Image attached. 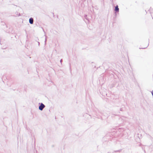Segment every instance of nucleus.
I'll return each mask as SVG.
<instances>
[{
  "mask_svg": "<svg viewBox=\"0 0 153 153\" xmlns=\"http://www.w3.org/2000/svg\"><path fill=\"white\" fill-rule=\"evenodd\" d=\"M45 107V105L42 103L39 106V108L40 110L42 111Z\"/></svg>",
  "mask_w": 153,
  "mask_h": 153,
  "instance_id": "obj_1",
  "label": "nucleus"
},
{
  "mask_svg": "<svg viewBox=\"0 0 153 153\" xmlns=\"http://www.w3.org/2000/svg\"><path fill=\"white\" fill-rule=\"evenodd\" d=\"M114 11H115V13H117L119 11V9L118 8V6L117 5H116L115 7Z\"/></svg>",
  "mask_w": 153,
  "mask_h": 153,
  "instance_id": "obj_2",
  "label": "nucleus"
},
{
  "mask_svg": "<svg viewBox=\"0 0 153 153\" xmlns=\"http://www.w3.org/2000/svg\"><path fill=\"white\" fill-rule=\"evenodd\" d=\"M29 22L31 24H33V18L31 17L29 19Z\"/></svg>",
  "mask_w": 153,
  "mask_h": 153,
  "instance_id": "obj_3",
  "label": "nucleus"
},
{
  "mask_svg": "<svg viewBox=\"0 0 153 153\" xmlns=\"http://www.w3.org/2000/svg\"><path fill=\"white\" fill-rule=\"evenodd\" d=\"M47 41V39H46V38L45 39V45H46V44Z\"/></svg>",
  "mask_w": 153,
  "mask_h": 153,
  "instance_id": "obj_4",
  "label": "nucleus"
},
{
  "mask_svg": "<svg viewBox=\"0 0 153 153\" xmlns=\"http://www.w3.org/2000/svg\"><path fill=\"white\" fill-rule=\"evenodd\" d=\"M85 18L87 20H88V18H87V16L86 15H85L84 16Z\"/></svg>",
  "mask_w": 153,
  "mask_h": 153,
  "instance_id": "obj_5",
  "label": "nucleus"
},
{
  "mask_svg": "<svg viewBox=\"0 0 153 153\" xmlns=\"http://www.w3.org/2000/svg\"><path fill=\"white\" fill-rule=\"evenodd\" d=\"M45 39L46 38V39H47V36H46V35H45Z\"/></svg>",
  "mask_w": 153,
  "mask_h": 153,
  "instance_id": "obj_6",
  "label": "nucleus"
},
{
  "mask_svg": "<svg viewBox=\"0 0 153 153\" xmlns=\"http://www.w3.org/2000/svg\"><path fill=\"white\" fill-rule=\"evenodd\" d=\"M62 61V59H61L60 60V62L61 63Z\"/></svg>",
  "mask_w": 153,
  "mask_h": 153,
  "instance_id": "obj_7",
  "label": "nucleus"
},
{
  "mask_svg": "<svg viewBox=\"0 0 153 153\" xmlns=\"http://www.w3.org/2000/svg\"><path fill=\"white\" fill-rule=\"evenodd\" d=\"M38 42V45H39H39H40V43L39 42Z\"/></svg>",
  "mask_w": 153,
  "mask_h": 153,
  "instance_id": "obj_8",
  "label": "nucleus"
},
{
  "mask_svg": "<svg viewBox=\"0 0 153 153\" xmlns=\"http://www.w3.org/2000/svg\"><path fill=\"white\" fill-rule=\"evenodd\" d=\"M152 95H153V91L152 92Z\"/></svg>",
  "mask_w": 153,
  "mask_h": 153,
  "instance_id": "obj_9",
  "label": "nucleus"
},
{
  "mask_svg": "<svg viewBox=\"0 0 153 153\" xmlns=\"http://www.w3.org/2000/svg\"><path fill=\"white\" fill-rule=\"evenodd\" d=\"M141 48L142 49H145V48Z\"/></svg>",
  "mask_w": 153,
  "mask_h": 153,
  "instance_id": "obj_10",
  "label": "nucleus"
},
{
  "mask_svg": "<svg viewBox=\"0 0 153 153\" xmlns=\"http://www.w3.org/2000/svg\"><path fill=\"white\" fill-rule=\"evenodd\" d=\"M43 31L45 32L44 31V30L43 29ZM45 33V32H44Z\"/></svg>",
  "mask_w": 153,
  "mask_h": 153,
  "instance_id": "obj_11",
  "label": "nucleus"
}]
</instances>
